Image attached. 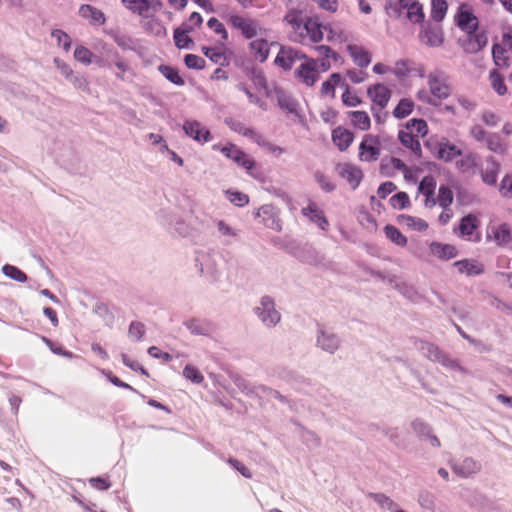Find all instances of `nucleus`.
<instances>
[{
  "label": "nucleus",
  "instance_id": "nucleus-1",
  "mask_svg": "<svg viewBox=\"0 0 512 512\" xmlns=\"http://www.w3.org/2000/svg\"><path fill=\"white\" fill-rule=\"evenodd\" d=\"M429 92L420 90L417 98L423 103L436 105L438 101L446 99L451 94V87L448 78L442 71L431 72L427 76Z\"/></svg>",
  "mask_w": 512,
  "mask_h": 512
},
{
  "label": "nucleus",
  "instance_id": "nucleus-2",
  "mask_svg": "<svg viewBox=\"0 0 512 512\" xmlns=\"http://www.w3.org/2000/svg\"><path fill=\"white\" fill-rule=\"evenodd\" d=\"M228 24L239 31L246 39H252L265 34L266 29L260 22L248 16L234 14L228 18Z\"/></svg>",
  "mask_w": 512,
  "mask_h": 512
},
{
  "label": "nucleus",
  "instance_id": "nucleus-3",
  "mask_svg": "<svg viewBox=\"0 0 512 512\" xmlns=\"http://www.w3.org/2000/svg\"><path fill=\"white\" fill-rule=\"evenodd\" d=\"M254 314L268 328L275 327L281 321V314L276 309L275 302L270 296H263L253 308Z\"/></svg>",
  "mask_w": 512,
  "mask_h": 512
},
{
  "label": "nucleus",
  "instance_id": "nucleus-4",
  "mask_svg": "<svg viewBox=\"0 0 512 512\" xmlns=\"http://www.w3.org/2000/svg\"><path fill=\"white\" fill-rule=\"evenodd\" d=\"M417 348L426 358L431 361L437 362L452 370L460 369V366L456 360L441 351L439 347L433 343L427 341H419L417 343Z\"/></svg>",
  "mask_w": 512,
  "mask_h": 512
},
{
  "label": "nucleus",
  "instance_id": "nucleus-5",
  "mask_svg": "<svg viewBox=\"0 0 512 512\" xmlns=\"http://www.w3.org/2000/svg\"><path fill=\"white\" fill-rule=\"evenodd\" d=\"M220 257L211 253H200L196 258V267L202 276L218 280L221 275Z\"/></svg>",
  "mask_w": 512,
  "mask_h": 512
},
{
  "label": "nucleus",
  "instance_id": "nucleus-6",
  "mask_svg": "<svg viewBox=\"0 0 512 512\" xmlns=\"http://www.w3.org/2000/svg\"><path fill=\"white\" fill-rule=\"evenodd\" d=\"M303 30L301 35L298 36L296 42L298 43H318L323 40L325 32V24L319 22L318 18L307 17L305 18Z\"/></svg>",
  "mask_w": 512,
  "mask_h": 512
},
{
  "label": "nucleus",
  "instance_id": "nucleus-7",
  "mask_svg": "<svg viewBox=\"0 0 512 512\" xmlns=\"http://www.w3.org/2000/svg\"><path fill=\"white\" fill-rule=\"evenodd\" d=\"M342 340L338 334L324 326H318L316 346L328 354H335L341 347Z\"/></svg>",
  "mask_w": 512,
  "mask_h": 512
},
{
  "label": "nucleus",
  "instance_id": "nucleus-8",
  "mask_svg": "<svg viewBox=\"0 0 512 512\" xmlns=\"http://www.w3.org/2000/svg\"><path fill=\"white\" fill-rule=\"evenodd\" d=\"M258 84L266 87L265 78L262 75H258ZM266 89V95L268 97L275 98L279 107L289 113H295L297 111V102L281 87L275 86L273 89Z\"/></svg>",
  "mask_w": 512,
  "mask_h": 512
},
{
  "label": "nucleus",
  "instance_id": "nucleus-9",
  "mask_svg": "<svg viewBox=\"0 0 512 512\" xmlns=\"http://www.w3.org/2000/svg\"><path fill=\"white\" fill-rule=\"evenodd\" d=\"M213 149H219L225 157L231 159L248 172H250L255 167V161L235 144L230 143L222 147L219 145H214Z\"/></svg>",
  "mask_w": 512,
  "mask_h": 512
},
{
  "label": "nucleus",
  "instance_id": "nucleus-10",
  "mask_svg": "<svg viewBox=\"0 0 512 512\" xmlns=\"http://www.w3.org/2000/svg\"><path fill=\"white\" fill-rule=\"evenodd\" d=\"M379 156L380 142L378 137L371 134L365 135L359 146V159L364 162H373Z\"/></svg>",
  "mask_w": 512,
  "mask_h": 512
},
{
  "label": "nucleus",
  "instance_id": "nucleus-11",
  "mask_svg": "<svg viewBox=\"0 0 512 512\" xmlns=\"http://www.w3.org/2000/svg\"><path fill=\"white\" fill-rule=\"evenodd\" d=\"M296 77L305 85L313 86L319 78L318 61L315 59H304V62L295 71Z\"/></svg>",
  "mask_w": 512,
  "mask_h": 512
},
{
  "label": "nucleus",
  "instance_id": "nucleus-12",
  "mask_svg": "<svg viewBox=\"0 0 512 512\" xmlns=\"http://www.w3.org/2000/svg\"><path fill=\"white\" fill-rule=\"evenodd\" d=\"M336 172L349 184L352 189H356L363 178L362 170L352 163L337 164Z\"/></svg>",
  "mask_w": 512,
  "mask_h": 512
},
{
  "label": "nucleus",
  "instance_id": "nucleus-13",
  "mask_svg": "<svg viewBox=\"0 0 512 512\" xmlns=\"http://www.w3.org/2000/svg\"><path fill=\"white\" fill-rule=\"evenodd\" d=\"M419 39L421 43L426 46L440 47L444 42L443 31L441 27L427 23L422 26L419 33Z\"/></svg>",
  "mask_w": 512,
  "mask_h": 512
},
{
  "label": "nucleus",
  "instance_id": "nucleus-14",
  "mask_svg": "<svg viewBox=\"0 0 512 512\" xmlns=\"http://www.w3.org/2000/svg\"><path fill=\"white\" fill-rule=\"evenodd\" d=\"M304 59H306V55L300 51L289 46H282L276 56L275 64L285 70H289L295 62Z\"/></svg>",
  "mask_w": 512,
  "mask_h": 512
},
{
  "label": "nucleus",
  "instance_id": "nucleus-15",
  "mask_svg": "<svg viewBox=\"0 0 512 512\" xmlns=\"http://www.w3.org/2000/svg\"><path fill=\"white\" fill-rule=\"evenodd\" d=\"M183 130L188 137L201 144L212 139L210 131L196 120H186L183 124Z\"/></svg>",
  "mask_w": 512,
  "mask_h": 512
},
{
  "label": "nucleus",
  "instance_id": "nucleus-16",
  "mask_svg": "<svg viewBox=\"0 0 512 512\" xmlns=\"http://www.w3.org/2000/svg\"><path fill=\"white\" fill-rule=\"evenodd\" d=\"M122 5L134 14L145 15L150 9L159 10L163 4L160 0H121Z\"/></svg>",
  "mask_w": 512,
  "mask_h": 512
},
{
  "label": "nucleus",
  "instance_id": "nucleus-17",
  "mask_svg": "<svg viewBox=\"0 0 512 512\" xmlns=\"http://www.w3.org/2000/svg\"><path fill=\"white\" fill-rule=\"evenodd\" d=\"M301 214L310 222L316 224L321 230H328L329 222L315 202L309 201L308 205L302 208Z\"/></svg>",
  "mask_w": 512,
  "mask_h": 512
},
{
  "label": "nucleus",
  "instance_id": "nucleus-18",
  "mask_svg": "<svg viewBox=\"0 0 512 512\" xmlns=\"http://www.w3.org/2000/svg\"><path fill=\"white\" fill-rule=\"evenodd\" d=\"M488 43V35L485 31L474 30L467 33V37L463 42V48L467 53H477L482 50Z\"/></svg>",
  "mask_w": 512,
  "mask_h": 512
},
{
  "label": "nucleus",
  "instance_id": "nucleus-19",
  "mask_svg": "<svg viewBox=\"0 0 512 512\" xmlns=\"http://www.w3.org/2000/svg\"><path fill=\"white\" fill-rule=\"evenodd\" d=\"M215 227L217 229L218 238L225 245H231L239 239L240 230L229 224L225 220H216Z\"/></svg>",
  "mask_w": 512,
  "mask_h": 512
},
{
  "label": "nucleus",
  "instance_id": "nucleus-20",
  "mask_svg": "<svg viewBox=\"0 0 512 512\" xmlns=\"http://www.w3.org/2000/svg\"><path fill=\"white\" fill-rule=\"evenodd\" d=\"M304 21L302 11L298 9H290L283 18V22L290 27V38L294 42H296L298 36L301 35Z\"/></svg>",
  "mask_w": 512,
  "mask_h": 512
},
{
  "label": "nucleus",
  "instance_id": "nucleus-21",
  "mask_svg": "<svg viewBox=\"0 0 512 512\" xmlns=\"http://www.w3.org/2000/svg\"><path fill=\"white\" fill-rule=\"evenodd\" d=\"M451 468L458 476L468 478L481 470V464L471 457H466L460 462L453 463Z\"/></svg>",
  "mask_w": 512,
  "mask_h": 512
},
{
  "label": "nucleus",
  "instance_id": "nucleus-22",
  "mask_svg": "<svg viewBox=\"0 0 512 512\" xmlns=\"http://www.w3.org/2000/svg\"><path fill=\"white\" fill-rule=\"evenodd\" d=\"M479 222L476 216L469 214L467 216H464L457 229H455V233L465 239L472 241L474 240L473 234L478 228ZM479 237H476L475 240H478Z\"/></svg>",
  "mask_w": 512,
  "mask_h": 512
},
{
  "label": "nucleus",
  "instance_id": "nucleus-23",
  "mask_svg": "<svg viewBox=\"0 0 512 512\" xmlns=\"http://www.w3.org/2000/svg\"><path fill=\"white\" fill-rule=\"evenodd\" d=\"M429 252L439 260L447 261L458 255V250L454 245L432 241L429 243Z\"/></svg>",
  "mask_w": 512,
  "mask_h": 512
},
{
  "label": "nucleus",
  "instance_id": "nucleus-24",
  "mask_svg": "<svg viewBox=\"0 0 512 512\" xmlns=\"http://www.w3.org/2000/svg\"><path fill=\"white\" fill-rule=\"evenodd\" d=\"M462 155V150L456 145L450 143L447 138H442L437 143L436 156L445 162H451L456 157Z\"/></svg>",
  "mask_w": 512,
  "mask_h": 512
},
{
  "label": "nucleus",
  "instance_id": "nucleus-25",
  "mask_svg": "<svg viewBox=\"0 0 512 512\" xmlns=\"http://www.w3.org/2000/svg\"><path fill=\"white\" fill-rule=\"evenodd\" d=\"M325 32H327V40L331 42L344 43L351 38V33L340 22L325 24Z\"/></svg>",
  "mask_w": 512,
  "mask_h": 512
},
{
  "label": "nucleus",
  "instance_id": "nucleus-26",
  "mask_svg": "<svg viewBox=\"0 0 512 512\" xmlns=\"http://www.w3.org/2000/svg\"><path fill=\"white\" fill-rule=\"evenodd\" d=\"M164 221L181 237H189L193 233V229L183 219L173 213L165 212Z\"/></svg>",
  "mask_w": 512,
  "mask_h": 512
},
{
  "label": "nucleus",
  "instance_id": "nucleus-27",
  "mask_svg": "<svg viewBox=\"0 0 512 512\" xmlns=\"http://www.w3.org/2000/svg\"><path fill=\"white\" fill-rule=\"evenodd\" d=\"M367 94L373 103L380 108L386 107L391 97V91L384 84L370 86L367 90Z\"/></svg>",
  "mask_w": 512,
  "mask_h": 512
},
{
  "label": "nucleus",
  "instance_id": "nucleus-28",
  "mask_svg": "<svg viewBox=\"0 0 512 512\" xmlns=\"http://www.w3.org/2000/svg\"><path fill=\"white\" fill-rule=\"evenodd\" d=\"M255 217H262L263 224L273 230L280 231L281 224L272 205H263L255 213Z\"/></svg>",
  "mask_w": 512,
  "mask_h": 512
},
{
  "label": "nucleus",
  "instance_id": "nucleus-29",
  "mask_svg": "<svg viewBox=\"0 0 512 512\" xmlns=\"http://www.w3.org/2000/svg\"><path fill=\"white\" fill-rule=\"evenodd\" d=\"M347 52L357 66L365 68L370 65L372 60L371 54L364 47L356 44H348Z\"/></svg>",
  "mask_w": 512,
  "mask_h": 512
},
{
  "label": "nucleus",
  "instance_id": "nucleus-30",
  "mask_svg": "<svg viewBox=\"0 0 512 512\" xmlns=\"http://www.w3.org/2000/svg\"><path fill=\"white\" fill-rule=\"evenodd\" d=\"M454 266L461 274H465L467 276H477L484 272V265L474 259L456 261Z\"/></svg>",
  "mask_w": 512,
  "mask_h": 512
},
{
  "label": "nucleus",
  "instance_id": "nucleus-31",
  "mask_svg": "<svg viewBox=\"0 0 512 512\" xmlns=\"http://www.w3.org/2000/svg\"><path fill=\"white\" fill-rule=\"evenodd\" d=\"M79 15L84 19H88L93 25H103L106 21L104 13L89 4H83L79 7Z\"/></svg>",
  "mask_w": 512,
  "mask_h": 512
},
{
  "label": "nucleus",
  "instance_id": "nucleus-32",
  "mask_svg": "<svg viewBox=\"0 0 512 512\" xmlns=\"http://www.w3.org/2000/svg\"><path fill=\"white\" fill-rule=\"evenodd\" d=\"M353 133L343 127H337L332 131V141L340 151H345L353 142Z\"/></svg>",
  "mask_w": 512,
  "mask_h": 512
},
{
  "label": "nucleus",
  "instance_id": "nucleus-33",
  "mask_svg": "<svg viewBox=\"0 0 512 512\" xmlns=\"http://www.w3.org/2000/svg\"><path fill=\"white\" fill-rule=\"evenodd\" d=\"M225 123L232 131L241 134L242 136L247 137L254 142L260 135V133H258L254 128L247 127L243 122L239 120L227 118L225 119Z\"/></svg>",
  "mask_w": 512,
  "mask_h": 512
},
{
  "label": "nucleus",
  "instance_id": "nucleus-34",
  "mask_svg": "<svg viewBox=\"0 0 512 512\" xmlns=\"http://www.w3.org/2000/svg\"><path fill=\"white\" fill-rule=\"evenodd\" d=\"M401 8L407 9V18L413 23H422L425 18V13L423 9V5L418 1H412L411 3H406L403 0L402 4H399Z\"/></svg>",
  "mask_w": 512,
  "mask_h": 512
},
{
  "label": "nucleus",
  "instance_id": "nucleus-35",
  "mask_svg": "<svg viewBox=\"0 0 512 512\" xmlns=\"http://www.w3.org/2000/svg\"><path fill=\"white\" fill-rule=\"evenodd\" d=\"M398 139L403 146L409 148L416 157H420L422 154L421 144L418 138L412 135L411 132L401 130L398 133Z\"/></svg>",
  "mask_w": 512,
  "mask_h": 512
},
{
  "label": "nucleus",
  "instance_id": "nucleus-36",
  "mask_svg": "<svg viewBox=\"0 0 512 512\" xmlns=\"http://www.w3.org/2000/svg\"><path fill=\"white\" fill-rule=\"evenodd\" d=\"M398 222L400 225L414 231L423 232L428 229V223L424 219L411 215H400Z\"/></svg>",
  "mask_w": 512,
  "mask_h": 512
},
{
  "label": "nucleus",
  "instance_id": "nucleus-37",
  "mask_svg": "<svg viewBox=\"0 0 512 512\" xmlns=\"http://www.w3.org/2000/svg\"><path fill=\"white\" fill-rule=\"evenodd\" d=\"M270 45L265 39H256L250 43L251 54L256 60L264 62L268 58Z\"/></svg>",
  "mask_w": 512,
  "mask_h": 512
},
{
  "label": "nucleus",
  "instance_id": "nucleus-38",
  "mask_svg": "<svg viewBox=\"0 0 512 512\" xmlns=\"http://www.w3.org/2000/svg\"><path fill=\"white\" fill-rule=\"evenodd\" d=\"M490 236L498 245L508 244L512 239L511 229L509 225L506 223L500 224L498 226H493L491 228Z\"/></svg>",
  "mask_w": 512,
  "mask_h": 512
},
{
  "label": "nucleus",
  "instance_id": "nucleus-39",
  "mask_svg": "<svg viewBox=\"0 0 512 512\" xmlns=\"http://www.w3.org/2000/svg\"><path fill=\"white\" fill-rule=\"evenodd\" d=\"M249 393L266 400L277 399L280 402H286V398L282 394L265 385H256L249 391Z\"/></svg>",
  "mask_w": 512,
  "mask_h": 512
},
{
  "label": "nucleus",
  "instance_id": "nucleus-40",
  "mask_svg": "<svg viewBox=\"0 0 512 512\" xmlns=\"http://www.w3.org/2000/svg\"><path fill=\"white\" fill-rule=\"evenodd\" d=\"M486 162L487 168L482 173V179L486 184L494 185L497 181L500 164L491 156L486 159Z\"/></svg>",
  "mask_w": 512,
  "mask_h": 512
},
{
  "label": "nucleus",
  "instance_id": "nucleus-41",
  "mask_svg": "<svg viewBox=\"0 0 512 512\" xmlns=\"http://www.w3.org/2000/svg\"><path fill=\"white\" fill-rule=\"evenodd\" d=\"M492 57L494 64L500 69L508 68L511 64L512 55L504 50L502 46H498L496 44L493 45Z\"/></svg>",
  "mask_w": 512,
  "mask_h": 512
},
{
  "label": "nucleus",
  "instance_id": "nucleus-42",
  "mask_svg": "<svg viewBox=\"0 0 512 512\" xmlns=\"http://www.w3.org/2000/svg\"><path fill=\"white\" fill-rule=\"evenodd\" d=\"M458 25L462 30L470 33L477 30L478 19L469 11H461L458 15Z\"/></svg>",
  "mask_w": 512,
  "mask_h": 512
},
{
  "label": "nucleus",
  "instance_id": "nucleus-43",
  "mask_svg": "<svg viewBox=\"0 0 512 512\" xmlns=\"http://www.w3.org/2000/svg\"><path fill=\"white\" fill-rule=\"evenodd\" d=\"M487 148L497 154H505L508 150V146L503 142L499 134L490 133L485 141Z\"/></svg>",
  "mask_w": 512,
  "mask_h": 512
},
{
  "label": "nucleus",
  "instance_id": "nucleus-44",
  "mask_svg": "<svg viewBox=\"0 0 512 512\" xmlns=\"http://www.w3.org/2000/svg\"><path fill=\"white\" fill-rule=\"evenodd\" d=\"M337 85H344L342 76L339 73H333L329 79L323 82L321 86V94L323 96L334 97L335 96V87Z\"/></svg>",
  "mask_w": 512,
  "mask_h": 512
},
{
  "label": "nucleus",
  "instance_id": "nucleus-45",
  "mask_svg": "<svg viewBox=\"0 0 512 512\" xmlns=\"http://www.w3.org/2000/svg\"><path fill=\"white\" fill-rule=\"evenodd\" d=\"M352 124L362 130L366 131L371 126V120L367 112L365 111H352L349 113Z\"/></svg>",
  "mask_w": 512,
  "mask_h": 512
},
{
  "label": "nucleus",
  "instance_id": "nucleus-46",
  "mask_svg": "<svg viewBox=\"0 0 512 512\" xmlns=\"http://www.w3.org/2000/svg\"><path fill=\"white\" fill-rule=\"evenodd\" d=\"M448 10V4L446 0H431V11L430 17L435 22H441Z\"/></svg>",
  "mask_w": 512,
  "mask_h": 512
},
{
  "label": "nucleus",
  "instance_id": "nucleus-47",
  "mask_svg": "<svg viewBox=\"0 0 512 512\" xmlns=\"http://www.w3.org/2000/svg\"><path fill=\"white\" fill-rule=\"evenodd\" d=\"M406 131L411 132L412 135L424 137L428 133V125L423 119H411L406 124Z\"/></svg>",
  "mask_w": 512,
  "mask_h": 512
},
{
  "label": "nucleus",
  "instance_id": "nucleus-48",
  "mask_svg": "<svg viewBox=\"0 0 512 512\" xmlns=\"http://www.w3.org/2000/svg\"><path fill=\"white\" fill-rule=\"evenodd\" d=\"M187 329L194 335L206 336L210 333V326L199 319H190L185 322Z\"/></svg>",
  "mask_w": 512,
  "mask_h": 512
},
{
  "label": "nucleus",
  "instance_id": "nucleus-49",
  "mask_svg": "<svg viewBox=\"0 0 512 512\" xmlns=\"http://www.w3.org/2000/svg\"><path fill=\"white\" fill-rule=\"evenodd\" d=\"M370 496L381 508L387 509L391 512H396L401 509L399 508L396 502H394L390 497L386 496L385 494L372 493L370 494Z\"/></svg>",
  "mask_w": 512,
  "mask_h": 512
},
{
  "label": "nucleus",
  "instance_id": "nucleus-50",
  "mask_svg": "<svg viewBox=\"0 0 512 512\" xmlns=\"http://www.w3.org/2000/svg\"><path fill=\"white\" fill-rule=\"evenodd\" d=\"M386 237L394 244L404 247L407 244V238L402 232L393 225H387L385 227Z\"/></svg>",
  "mask_w": 512,
  "mask_h": 512
},
{
  "label": "nucleus",
  "instance_id": "nucleus-51",
  "mask_svg": "<svg viewBox=\"0 0 512 512\" xmlns=\"http://www.w3.org/2000/svg\"><path fill=\"white\" fill-rule=\"evenodd\" d=\"M2 273L9 279L14 281L24 283L27 281V275L20 270L18 267L10 264H5L2 267Z\"/></svg>",
  "mask_w": 512,
  "mask_h": 512
},
{
  "label": "nucleus",
  "instance_id": "nucleus-52",
  "mask_svg": "<svg viewBox=\"0 0 512 512\" xmlns=\"http://www.w3.org/2000/svg\"><path fill=\"white\" fill-rule=\"evenodd\" d=\"M159 72L171 83L176 85H183L184 81L179 76L178 70L172 66L160 65L158 67Z\"/></svg>",
  "mask_w": 512,
  "mask_h": 512
},
{
  "label": "nucleus",
  "instance_id": "nucleus-53",
  "mask_svg": "<svg viewBox=\"0 0 512 512\" xmlns=\"http://www.w3.org/2000/svg\"><path fill=\"white\" fill-rule=\"evenodd\" d=\"M413 107L414 103L412 100L407 98L401 99L398 105L395 107L393 115L398 119L405 118L412 113Z\"/></svg>",
  "mask_w": 512,
  "mask_h": 512
},
{
  "label": "nucleus",
  "instance_id": "nucleus-54",
  "mask_svg": "<svg viewBox=\"0 0 512 512\" xmlns=\"http://www.w3.org/2000/svg\"><path fill=\"white\" fill-rule=\"evenodd\" d=\"M453 192L452 190L444 185H441L438 190L437 202L442 208L450 207L453 203Z\"/></svg>",
  "mask_w": 512,
  "mask_h": 512
},
{
  "label": "nucleus",
  "instance_id": "nucleus-55",
  "mask_svg": "<svg viewBox=\"0 0 512 512\" xmlns=\"http://www.w3.org/2000/svg\"><path fill=\"white\" fill-rule=\"evenodd\" d=\"M411 428L420 439H426L428 435L432 432V428L430 427V425L421 419H415L414 421H412Z\"/></svg>",
  "mask_w": 512,
  "mask_h": 512
},
{
  "label": "nucleus",
  "instance_id": "nucleus-56",
  "mask_svg": "<svg viewBox=\"0 0 512 512\" xmlns=\"http://www.w3.org/2000/svg\"><path fill=\"white\" fill-rule=\"evenodd\" d=\"M489 79L493 89L499 94L504 95L507 91L506 85L504 84L503 77L493 69L489 73Z\"/></svg>",
  "mask_w": 512,
  "mask_h": 512
},
{
  "label": "nucleus",
  "instance_id": "nucleus-57",
  "mask_svg": "<svg viewBox=\"0 0 512 512\" xmlns=\"http://www.w3.org/2000/svg\"><path fill=\"white\" fill-rule=\"evenodd\" d=\"M255 143L265 148L267 152L276 157H280L285 152V150L282 147L267 141L262 134L258 136V139H256Z\"/></svg>",
  "mask_w": 512,
  "mask_h": 512
},
{
  "label": "nucleus",
  "instance_id": "nucleus-58",
  "mask_svg": "<svg viewBox=\"0 0 512 512\" xmlns=\"http://www.w3.org/2000/svg\"><path fill=\"white\" fill-rule=\"evenodd\" d=\"M436 188V181L433 176L428 175L425 176L418 187V191L424 196H429L430 194H434Z\"/></svg>",
  "mask_w": 512,
  "mask_h": 512
},
{
  "label": "nucleus",
  "instance_id": "nucleus-59",
  "mask_svg": "<svg viewBox=\"0 0 512 512\" xmlns=\"http://www.w3.org/2000/svg\"><path fill=\"white\" fill-rule=\"evenodd\" d=\"M227 199L238 207H243L249 203V197L247 194L239 191H226Z\"/></svg>",
  "mask_w": 512,
  "mask_h": 512
},
{
  "label": "nucleus",
  "instance_id": "nucleus-60",
  "mask_svg": "<svg viewBox=\"0 0 512 512\" xmlns=\"http://www.w3.org/2000/svg\"><path fill=\"white\" fill-rule=\"evenodd\" d=\"M314 179L320 188L325 192H332L335 190V184L330 180L328 176L320 171L314 173Z\"/></svg>",
  "mask_w": 512,
  "mask_h": 512
},
{
  "label": "nucleus",
  "instance_id": "nucleus-61",
  "mask_svg": "<svg viewBox=\"0 0 512 512\" xmlns=\"http://www.w3.org/2000/svg\"><path fill=\"white\" fill-rule=\"evenodd\" d=\"M92 57H93V54L92 52L84 47V46H77L75 48V51H74V58L81 62L82 64L84 65H89L92 63Z\"/></svg>",
  "mask_w": 512,
  "mask_h": 512
},
{
  "label": "nucleus",
  "instance_id": "nucleus-62",
  "mask_svg": "<svg viewBox=\"0 0 512 512\" xmlns=\"http://www.w3.org/2000/svg\"><path fill=\"white\" fill-rule=\"evenodd\" d=\"M183 376L195 384H200L204 380V377L200 371L192 365H186L184 367Z\"/></svg>",
  "mask_w": 512,
  "mask_h": 512
},
{
  "label": "nucleus",
  "instance_id": "nucleus-63",
  "mask_svg": "<svg viewBox=\"0 0 512 512\" xmlns=\"http://www.w3.org/2000/svg\"><path fill=\"white\" fill-rule=\"evenodd\" d=\"M52 38H54L59 46H62V48L67 52L71 48V39L68 34H66L62 30H54L52 32Z\"/></svg>",
  "mask_w": 512,
  "mask_h": 512
},
{
  "label": "nucleus",
  "instance_id": "nucleus-64",
  "mask_svg": "<svg viewBox=\"0 0 512 512\" xmlns=\"http://www.w3.org/2000/svg\"><path fill=\"white\" fill-rule=\"evenodd\" d=\"M391 205L395 209H404L410 205V200L405 192H399L391 197Z\"/></svg>",
  "mask_w": 512,
  "mask_h": 512
}]
</instances>
